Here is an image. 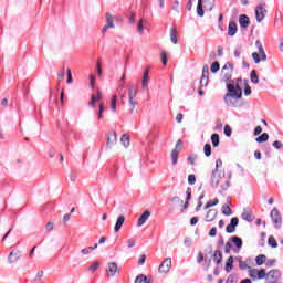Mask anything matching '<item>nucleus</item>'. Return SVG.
I'll return each mask as SVG.
<instances>
[{
  "mask_svg": "<svg viewBox=\"0 0 283 283\" xmlns=\"http://www.w3.org/2000/svg\"><path fill=\"white\" fill-rule=\"evenodd\" d=\"M228 93L224 95L223 99L228 107H237L235 103L231 99L240 101L242 98V88L240 85L227 84Z\"/></svg>",
  "mask_w": 283,
  "mask_h": 283,
  "instance_id": "1",
  "label": "nucleus"
},
{
  "mask_svg": "<svg viewBox=\"0 0 283 283\" xmlns=\"http://www.w3.org/2000/svg\"><path fill=\"white\" fill-rule=\"evenodd\" d=\"M136 96H138V87L130 85L128 87V105L130 114H134V109H136V105H138Z\"/></svg>",
  "mask_w": 283,
  "mask_h": 283,
  "instance_id": "2",
  "label": "nucleus"
},
{
  "mask_svg": "<svg viewBox=\"0 0 283 283\" xmlns=\"http://www.w3.org/2000/svg\"><path fill=\"white\" fill-rule=\"evenodd\" d=\"M233 76V65L231 62H227L221 69V80L229 83Z\"/></svg>",
  "mask_w": 283,
  "mask_h": 283,
  "instance_id": "3",
  "label": "nucleus"
},
{
  "mask_svg": "<svg viewBox=\"0 0 283 283\" xmlns=\"http://www.w3.org/2000/svg\"><path fill=\"white\" fill-rule=\"evenodd\" d=\"M182 145L184 143L181 139L177 140V144L170 155L172 165H178V155L180 154V151H182Z\"/></svg>",
  "mask_w": 283,
  "mask_h": 283,
  "instance_id": "4",
  "label": "nucleus"
},
{
  "mask_svg": "<svg viewBox=\"0 0 283 283\" xmlns=\"http://www.w3.org/2000/svg\"><path fill=\"white\" fill-rule=\"evenodd\" d=\"M266 4H259L255 8V17H256V21L258 23H262V21H264V17H266V9L264 8Z\"/></svg>",
  "mask_w": 283,
  "mask_h": 283,
  "instance_id": "5",
  "label": "nucleus"
},
{
  "mask_svg": "<svg viewBox=\"0 0 283 283\" xmlns=\"http://www.w3.org/2000/svg\"><path fill=\"white\" fill-rule=\"evenodd\" d=\"M280 277H282V274L280 273L279 270H271L266 274L265 282L266 283H277V280H280Z\"/></svg>",
  "mask_w": 283,
  "mask_h": 283,
  "instance_id": "6",
  "label": "nucleus"
},
{
  "mask_svg": "<svg viewBox=\"0 0 283 283\" xmlns=\"http://www.w3.org/2000/svg\"><path fill=\"white\" fill-rule=\"evenodd\" d=\"M19 260H21V250L13 249L8 255V262L9 264H17Z\"/></svg>",
  "mask_w": 283,
  "mask_h": 283,
  "instance_id": "7",
  "label": "nucleus"
},
{
  "mask_svg": "<svg viewBox=\"0 0 283 283\" xmlns=\"http://www.w3.org/2000/svg\"><path fill=\"white\" fill-rule=\"evenodd\" d=\"M270 216L275 227H280V224H282V216L280 214V210H277V208H273Z\"/></svg>",
  "mask_w": 283,
  "mask_h": 283,
  "instance_id": "8",
  "label": "nucleus"
},
{
  "mask_svg": "<svg viewBox=\"0 0 283 283\" xmlns=\"http://www.w3.org/2000/svg\"><path fill=\"white\" fill-rule=\"evenodd\" d=\"M171 269V258H166L159 265V273H169Z\"/></svg>",
  "mask_w": 283,
  "mask_h": 283,
  "instance_id": "9",
  "label": "nucleus"
},
{
  "mask_svg": "<svg viewBox=\"0 0 283 283\" xmlns=\"http://www.w3.org/2000/svg\"><path fill=\"white\" fill-rule=\"evenodd\" d=\"M238 224H240V219H238V217H233L230 220V223L226 227V231L228 233H235V227H238Z\"/></svg>",
  "mask_w": 283,
  "mask_h": 283,
  "instance_id": "10",
  "label": "nucleus"
},
{
  "mask_svg": "<svg viewBox=\"0 0 283 283\" xmlns=\"http://www.w3.org/2000/svg\"><path fill=\"white\" fill-rule=\"evenodd\" d=\"M118 143V137L115 132L108 134V138L106 142L107 149H112L114 145Z\"/></svg>",
  "mask_w": 283,
  "mask_h": 283,
  "instance_id": "11",
  "label": "nucleus"
},
{
  "mask_svg": "<svg viewBox=\"0 0 283 283\" xmlns=\"http://www.w3.org/2000/svg\"><path fill=\"white\" fill-rule=\"evenodd\" d=\"M220 180H222V177H220V175H218V168L212 170L211 172V187L216 188L218 187V185H220Z\"/></svg>",
  "mask_w": 283,
  "mask_h": 283,
  "instance_id": "12",
  "label": "nucleus"
},
{
  "mask_svg": "<svg viewBox=\"0 0 283 283\" xmlns=\"http://www.w3.org/2000/svg\"><path fill=\"white\" fill-rule=\"evenodd\" d=\"M239 24L241 25V28L247 30V28H249V25H251V20L248 18L247 14H241L239 17Z\"/></svg>",
  "mask_w": 283,
  "mask_h": 283,
  "instance_id": "13",
  "label": "nucleus"
},
{
  "mask_svg": "<svg viewBox=\"0 0 283 283\" xmlns=\"http://www.w3.org/2000/svg\"><path fill=\"white\" fill-rule=\"evenodd\" d=\"M149 216H151V212H149V210H145L137 221V227H143V224L149 220Z\"/></svg>",
  "mask_w": 283,
  "mask_h": 283,
  "instance_id": "14",
  "label": "nucleus"
},
{
  "mask_svg": "<svg viewBox=\"0 0 283 283\" xmlns=\"http://www.w3.org/2000/svg\"><path fill=\"white\" fill-rule=\"evenodd\" d=\"M238 34V24L234 21H230L228 25V36H235Z\"/></svg>",
  "mask_w": 283,
  "mask_h": 283,
  "instance_id": "15",
  "label": "nucleus"
},
{
  "mask_svg": "<svg viewBox=\"0 0 283 283\" xmlns=\"http://www.w3.org/2000/svg\"><path fill=\"white\" fill-rule=\"evenodd\" d=\"M107 273L111 277H114L118 273V264L116 262L108 263Z\"/></svg>",
  "mask_w": 283,
  "mask_h": 283,
  "instance_id": "16",
  "label": "nucleus"
},
{
  "mask_svg": "<svg viewBox=\"0 0 283 283\" xmlns=\"http://www.w3.org/2000/svg\"><path fill=\"white\" fill-rule=\"evenodd\" d=\"M98 101H103V93H101V91H97V96H91V102L88 103L90 107H96V103H98Z\"/></svg>",
  "mask_w": 283,
  "mask_h": 283,
  "instance_id": "17",
  "label": "nucleus"
},
{
  "mask_svg": "<svg viewBox=\"0 0 283 283\" xmlns=\"http://www.w3.org/2000/svg\"><path fill=\"white\" fill-rule=\"evenodd\" d=\"M218 218V210L217 209H210L206 214V222H213Z\"/></svg>",
  "mask_w": 283,
  "mask_h": 283,
  "instance_id": "18",
  "label": "nucleus"
},
{
  "mask_svg": "<svg viewBox=\"0 0 283 283\" xmlns=\"http://www.w3.org/2000/svg\"><path fill=\"white\" fill-rule=\"evenodd\" d=\"M123 224H125V216L120 214L116 220L114 232L118 233V231H120V229L123 228Z\"/></svg>",
  "mask_w": 283,
  "mask_h": 283,
  "instance_id": "19",
  "label": "nucleus"
},
{
  "mask_svg": "<svg viewBox=\"0 0 283 283\" xmlns=\"http://www.w3.org/2000/svg\"><path fill=\"white\" fill-rule=\"evenodd\" d=\"M142 87H143V90H147V87H149V69H146L144 71V76L142 80Z\"/></svg>",
  "mask_w": 283,
  "mask_h": 283,
  "instance_id": "20",
  "label": "nucleus"
},
{
  "mask_svg": "<svg viewBox=\"0 0 283 283\" xmlns=\"http://www.w3.org/2000/svg\"><path fill=\"white\" fill-rule=\"evenodd\" d=\"M255 46L261 55V61H266V52H264V46H262V42H260V40L255 41Z\"/></svg>",
  "mask_w": 283,
  "mask_h": 283,
  "instance_id": "21",
  "label": "nucleus"
},
{
  "mask_svg": "<svg viewBox=\"0 0 283 283\" xmlns=\"http://www.w3.org/2000/svg\"><path fill=\"white\" fill-rule=\"evenodd\" d=\"M241 217L242 220H245V222H253V214L247 209L243 210Z\"/></svg>",
  "mask_w": 283,
  "mask_h": 283,
  "instance_id": "22",
  "label": "nucleus"
},
{
  "mask_svg": "<svg viewBox=\"0 0 283 283\" xmlns=\"http://www.w3.org/2000/svg\"><path fill=\"white\" fill-rule=\"evenodd\" d=\"M212 260L216 264H222V252L220 250H216Z\"/></svg>",
  "mask_w": 283,
  "mask_h": 283,
  "instance_id": "23",
  "label": "nucleus"
},
{
  "mask_svg": "<svg viewBox=\"0 0 283 283\" xmlns=\"http://www.w3.org/2000/svg\"><path fill=\"white\" fill-rule=\"evenodd\" d=\"M233 271V256H229L226 262V273H231Z\"/></svg>",
  "mask_w": 283,
  "mask_h": 283,
  "instance_id": "24",
  "label": "nucleus"
},
{
  "mask_svg": "<svg viewBox=\"0 0 283 283\" xmlns=\"http://www.w3.org/2000/svg\"><path fill=\"white\" fill-rule=\"evenodd\" d=\"M214 6H216V0H203V8L209 10V12H211V10H213Z\"/></svg>",
  "mask_w": 283,
  "mask_h": 283,
  "instance_id": "25",
  "label": "nucleus"
},
{
  "mask_svg": "<svg viewBox=\"0 0 283 283\" xmlns=\"http://www.w3.org/2000/svg\"><path fill=\"white\" fill-rule=\"evenodd\" d=\"M212 147H220V135L217 133L211 135Z\"/></svg>",
  "mask_w": 283,
  "mask_h": 283,
  "instance_id": "26",
  "label": "nucleus"
},
{
  "mask_svg": "<svg viewBox=\"0 0 283 283\" xmlns=\"http://www.w3.org/2000/svg\"><path fill=\"white\" fill-rule=\"evenodd\" d=\"M250 80H251V83H254V85H258V83H260V77L258 76V72H255V70L251 71Z\"/></svg>",
  "mask_w": 283,
  "mask_h": 283,
  "instance_id": "27",
  "label": "nucleus"
},
{
  "mask_svg": "<svg viewBox=\"0 0 283 283\" xmlns=\"http://www.w3.org/2000/svg\"><path fill=\"white\" fill-rule=\"evenodd\" d=\"M170 41L176 45L178 43V35L176 33V28L170 29Z\"/></svg>",
  "mask_w": 283,
  "mask_h": 283,
  "instance_id": "28",
  "label": "nucleus"
},
{
  "mask_svg": "<svg viewBox=\"0 0 283 283\" xmlns=\"http://www.w3.org/2000/svg\"><path fill=\"white\" fill-rule=\"evenodd\" d=\"M233 244L237 247V249H242V239L240 237H232L231 238Z\"/></svg>",
  "mask_w": 283,
  "mask_h": 283,
  "instance_id": "29",
  "label": "nucleus"
},
{
  "mask_svg": "<svg viewBox=\"0 0 283 283\" xmlns=\"http://www.w3.org/2000/svg\"><path fill=\"white\" fill-rule=\"evenodd\" d=\"M106 27L114 28V17H112V13H106Z\"/></svg>",
  "mask_w": 283,
  "mask_h": 283,
  "instance_id": "30",
  "label": "nucleus"
},
{
  "mask_svg": "<svg viewBox=\"0 0 283 283\" xmlns=\"http://www.w3.org/2000/svg\"><path fill=\"white\" fill-rule=\"evenodd\" d=\"M255 262L258 264V266H262V264H264L266 262V255L264 254H260L255 258Z\"/></svg>",
  "mask_w": 283,
  "mask_h": 283,
  "instance_id": "31",
  "label": "nucleus"
},
{
  "mask_svg": "<svg viewBox=\"0 0 283 283\" xmlns=\"http://www.w3.org/2000/svg\"><path fill=\"white\" fill-rule=\"evenodd\" d=\"M197 14L198 17H205V9H202V0H198Z\"/></svg>",
  "mask_w": 283,
  "mask_h": 283,
  "instance_id": "32",
  "label": "nucleus"
},
{
  "mask_svg": "<svg viewBox=\"0 0 283 283\" xmlns=\"http://www.w3.org/2000/svg\"><path fill=\"white\" fill-rule=\"evenodd\" d=\"M101 266V262L95 261L93 262L90 268L88 271H91L92 273H96V271H98V268Z\"/></svg>",
  "mask_w": 283,
  "mask_h": 283,
  "instance_id": "33",
  "label": "nucleus"
},
{
  "mask_svg": "<svg viewBox=\"0 0 283 283\" xmlns=\"http://www.w3.org/2000/svg\"><path fill=\"white\" fill-rule=\"evenodd\" d=\"M120 143L122 145H124V147H129V135L127 134H124L122 137H120Z\"/></svg>",
  "mask_w": 283,
  "mask_h": 283,
  "instance_id": "34",
  "label": "nucleus"
},
{
  "mask_svg": "<svg viewBox=\"0 0 283 283\" xmlns=\"http://www.w3.org/2000/svg\"><path fill=\"white\" fill-rule=\"evenodd\" d=\"M209 85V75H201L200 87H207Z\"/></svg>",
  "mask_w": 283,
  "mask_h": 283,
  "instance_id": "35",
  "label": "nucleus"
},
{
  "mask_svg": "<svg viewBox=\"0 0 283 283\" xmlns=\"http://www.w3.org/2000/svg\"><path fill=\"white\" fill-rule=\"evenodd\" d=\"M143 23H145V20L140 19L137 24L138 34H143V32H145V25H143Z\"/></svg>",
  "mask_w": 283,
  "mask_h": 283,
  "instance_id": "36",
  "label": "nucleus"
},
{
  "mask_svg": "<svg viewBox=\"0 0 283 283\" xmlns=\"http://www.w3.org/2000/svg\"><path fill=\"white\" fill-rule=\"evenodd\" d=\"M104 112H105V104H99V109L97 112V120H103Z\"/></svg>",
  "mask_w": 283,
  "mask_h": 283,
  "instance_id": "37",
  "label": "nucleus"
},
{
  "mask_svg": "<svg viewBox=\"0 0 283 283\" xmlns=\"http://www.w3.org/2000/svg\"><path fill=\"white\" fill-rule=\"evenodd\" d=\"M220 71V63L219 62H213L210 66V72H212V74H216V72Z\"/></svg>",
  "mask_w": 283,
  "mask_h": 283,
  "instance_id": "38",
  "label": "nucleus"
},
{
  "mask_svg": "<svg viewBox=\"0 0 283 283\" xmlns=\"http://www.w3.org/2000/svg\"><path fill=\"white\" fill-rule=\"evenodd\" d=\"M268 244L272 247V249H277V241L274 237H269Z\"/></svg>",
  "mask_w": 283,
  "mask_h": 283,
  "instance_id": "39",
  "label": "nucleus"
},
{
  "mask_svg": "<svg viewBox=\"0 0 283 283\" xmlns=\"http://www.w3.org/2000/svg\"><path fill=\"white\" fill-rule=\"evenodd\" d=\"M269 140V133H263L256 138V143H266Z\"/></svg>",
  "mask_w": 283,
  "mask_h": 283,
  "instance_id": "40",
  "label": "nucleus"
},
{
  "mask_svg": "<svg viewBox=\"0 0 283 283\" xmlns=\"http://www.w3.org/2000/svg\"><path fill=\"white\" fill-rule=\"evenodd\" d=\"M116 101H118V97L116 95H113L112 99H111V109H112V112H116Z\"/></svg>",
  "mask_w": 283,
  "mask_h": 283,
  "instance_id": "41",
  "label": "nucleus"
},
{
  "mask_svg": "<svg viewBox=\"0 0 283 283\" xmlns=\"http://www.w3.org/2000/svg\"><path fill=\"white\" fill-rule=\"evenodd\" d=\"M205 156L209 158L211 156V144H206L203 147Z\"/></svg>",
  "mask_w": 283,
  "mask_h": 283,
  "instance_id": "42",
  "label": "nucleus"
},
{
  "mask_svg": "<svg viewBox=\"0 0 283 283\" xmlns=\"http://www.w3.org/2000/svg\"><path fill=\"white\" fill-rule=\"evenodd\" d=\"M266 270H264V269H261V270H258V280H264V277H265V280H266Z\"/></svg>",
  "mask_w": 283,
  "mask_h": 283,
  "instance_id": "43",
  "label": "nucleus"
},
{
  "mask_svg": "<svg viewBox=\"0 0 283 283\" xmlns=\"http://www.w3.org/2000/svg\"><path fill=\"white\" fill-rule=\"evenodd\" d=\"M222 213H223V216H231L233 212L231 211V207L223 206L222 207Z\"/></svg>",
  "mask_w": 283,
  "mask_h": 283,
  "instance_id": "44",
  "label": "nucleus"
},
{
  "mask_svg": "<svg viewBox=\"0 0 283 283\" xmlns=\"http://www.w3.org/2000/svg\"><path fill=\"white\" fill-rule=\"evenodd\" d=\"M192 242H193V240L190 237H186L184 239V244H185V247H187V249L191 248Z\"/></svg>",
  "mask_w": 283,
  "mask_h": 283,
  "instance_id": "45",
  "label": "nucleus"
},
{
  "mask_svg": "<svg viewBox=\"0 0 283 283\" xmlns=\"http://www.w3.org/2000/svg\"><path fill=\"white\" fill-rule=\"evenodd\" d=\"M218 198L213 199V203H211V201H208L205 206V209H211V207H216V205H218Z\"/></svg>",
  "mask_w": 283,
  "mask_h": 283,
  "instance_id": "46",
  "label": "nucleus"
},
{
  "mask_svg": "<svg viewBox=\"0 0 283 283\" xmlns=\"http://www.w3.org/2000/svg\"><path fill=\"white\" fill-rule=\"evenodd\" d=\"M128 23L130 25H134V23H136V13L135 12H130V15L128 17Z\"/></svg>",
  "mask_w": 283,
  "mask_h": 283,
  "instance_id": "47",
  "label": "nucleus"
},
{
  "mask_svg": "<svg viewBox=\"0 0 283 283\" xmlns=\"http://www.w3.org/2000/svg\"><path fill=\"white\" fill-rule=\"evenodd\" d=\"M198 159V155H190L187 160L189 165H196V160Z\"/></svg>",
  "mask_w": 283,
  "mask_h": 283,
  "instance_id": "48",
  "label": "nucleus"
},
{
  "mask_svg": "<svg viewBox=\"0 0 283 283\" xmlns=\"http://www.w3.org/2000/svg\"><path fill=\"white\" fill-rule=\"evenodd\" d=\"M252 59H253L254 63H260L262 61V57H260V53H258V52L252 53Z\"/></svg>",
  "mask_w": 283,
  "mask_h": 283,
  "instance_id": "49",
  "label": "nucleus"
},
{
  "mask_svg": "<svg viewBox=\"0 0 283 283\" xmlns=\"http://www.w3.org/2000/svg\"><path fill=\"white\" fill-rule=\"evenodd\" d=\"M249 275L252 277V280H258V269L250 270Z\"/></svg>",
  "mask_w": 283,
  "mask_h": 283,
  "instance_id": "50",
  "label": "nucleus"
},
{
  "mask_svg": "<svg viewBox=\"0 0 283 283\" xmlns=\"http://www.w3.org/2000/svg\"><path fill=\"white\" fill-rule=\"evenodd\" d=\"M229 180H226L222 185H221V190H219V193H222L224 191H227V189H229Z\"/></svg>",
  "mask_w": 283,
  "mask_h": 283,
  "instance_id": "51",
  "label": "nucleus"
},
{
  "mask_svg": "<svg viewBox=\"0 0 283 283\" xmlns=\"http://www.w3.org/2000/svg\"><path fill=\"white\" fill-rule=\"evenodd\" d=\"M188 185H196V175L188 176Z\"/></svg>",
  "mask_w": 283,
  "mask_h": 283,
  "instance_id": "52",
  "label": "nucleus"
},
{
  "mask_svg": "<svg viewBox=\"0 0 283 283\" xmlns=\"http://www.w3.org/2000/svg\"><path fill=\"white\" fill-rule=\"evenodd\" d=\"M167 61H168L167 52L163 51L161 52V63H163V65H167Z\"/></svg>",
  "mask_w": 283,
  "mask_h": 283,
  "instance_id": "53",
  "label": "nucleus"
},
{
  "mask_svg": "<svg viewBox=\"0 0 283 283\" xmlns=\"http://www.w3.org/2000/svg\"><path fill=\"white\" fill-rule=\"evenodd\" d=\"M191 200V187L186 189V201L189 202Z\"/></svg>",
  "mask_w": 283,
  "mask_h": 283,
  "instance_id": "54",
  "label": "nucleus"
},
{
  "mask_svg": "<svg viewBox=\"0 0 283 283\" xmlns=\"http://www.w3.org/2000/svg\"><path fill=\"white\" fill-rule=\"evenodd\" d=\"M231 134H232L231 126L226 125L224 126V135L229 137V136H231Z\"/></svg>",
  "mask_w": 283,
  "mask_h": 283,
  "instance_id": "55",
  "label": "nucleus"
},
{
  "mask_svg": "<svg viewBox=\"0 0 283 283\" xmlns=\"http://www.w3.org/2000/svg\"><path fill=\"white\" fill-rule=\"evenodd\" d=\"M217 233H218V228L216 227L211 228V230L209 231L210 238H216Z\"/></svg>",
  "mask_w": 283,
  "mask_h": 283,
  "instance_id": "56",
  "label": "nucleus"
},
{
  "mask_svg": "<svg viewBox=\"0 0 283 283\" xmlns=\"http://www.w3.org/2000/svg\"><path fill=\"white\" fill-rule=\"evenodd\" d=\"M145 280V275L144 274H139L136 276L135 279V283H143Z\"/></svg>",
  "mask_w": 283,
  "mask_h": 283,
  "instance_id": "57",
  "label": "nucleus"
},
{
  "mask_svg": "<svg viewBox=\"0 0 283 283\" xmlns=\"http://www.w3.org/2000/svg\"><path fill=\"white\" fill-rule=\"evenodd\" d=\"M273 147H274L275 149H282L283 144H282V142H280V140H275V142L273 143Z\"/></svg>",
  "mask_w": 283,
  "mask_h": 283,
  "instance_id": "58",
  "label": "nucleus"
},
{
  "mask_svg": "<svg viewBox=\"0 0 283 283\" xmlns=\"http://www.w3.org/2000/svg\"><path fill=\"white\" fill-rule=\"evenodd\" d=\"M57 151L56 148H51L49 150V158H54V156H56Z\"/></svg>",
  "mask_w": 283,
  "mask_h": 283,
  "instance_id": "59",
  "label": "nucleus"
},
{
  "mask_svg": "<svg viewBox=\"0 0 283 283\" xmlns=\"http://www.w3.org/2000/svg\"><path fill=\"white\" fill-rule=\"evenodd\" d=\"M244 96H251V86H249V84L245 85Z\"/></svg>",
  "mask_w": 283,
  "mask_h": 283,
  "instance_id": "60",
  "label": "nucleus"
},
{
  "mask_svg": "<svg viewBox=\"0 0 283 283\" xmlns=\"http://www.w3.org/2000/svg\"><path fill=\"white\" fill-rule=\"evenodd\" d=\"M201 76H209V66L208 65H203Z\"/></svg>",
  "mask_w": 283,
  "mask_h": 283,
  "instance_id": "61",
  "label": "nucleus"
},
{
  "mask_svg": "<svg viewBox=\"0 0 283 283\" xmlns=\"http://www.w3.org/2000/svg\"><path fill=\"white\" fill-rule=\"evenodd\" d=\"M260 134H262V126H256L254 128V136H260Z\"/></svg>",
  "mask_w": 283,
  "mask_h": 283,
  "instance_id": "62",
  "label": "nucleus"
},
{
  "mask_svg": "<svg viewBox=\"0 0 283 283\" xmlns=\"http://www.w3.org/2000/svg\"><path fill=\"white\" fill-rule=\"evenodd\" d=\"M224 253H231V242L226 243Z\"/></svg>",
  "mask_w": 283,
  "mask_h": 283,
  "instance_id": "63",
  "label": "nucleus"
},
{
  "mask_svg": "<svg viewBox=\"0 0 283 283\" xmlns=\"http://www.w3.org/2000/svg\"><path fill=\"white\" fill-rule=\"evenodd\" d=\"M90 86L92 87V90H94V83L96 81V77L94 75H90Z\"/></svg>",
  "mask_w": 283,
  "mask_h": 283,
  "instance_id": "64",
  "label": "nucleus"
}]
</instances>
